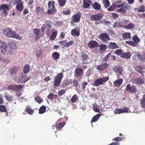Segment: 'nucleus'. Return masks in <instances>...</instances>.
Returning <instances> with one entry per match:
<instances>
[{"mask_svg": "<svg viewBox=\"0 0 145 145\" xmlns=\"http://www.w3.org/2000/svg\"><path fill=\"white\" fill-rule=\"evenodd\" d=\"M123 139V137H118L114 138L113 140L115 141L116 142H119L122 141Z\"/></svg>", "mask_w": 145, "mask_h": 145, "instance_id": "338daca9", "label": "nucleus"}, {"mask_svg": "<svg viewBox=\"0 0 145 145\" xmlns=\"http://www.w3.org/2000/svg\"><path fill=\"white\" fill-rule=\"evenodd\" d=\"M120 8L117 10V11L120 12L123 14L127 13L126 10L130 11L131 9V7L126 3L124 2L121 4H119L117 6L115 4H113L109 8L107 9L109 11H113L116 8Z\"/></svg>", "mask_w": 145, "mask_h": 145, "instance_id": "f257e3e1", "label": "nucleus"}, {"mask_svg": "<svg viewBox=\"0 0 145 145\" xmlns=\"http://www.w3.org/2000/svg\"><path fill=\"white\" fill-rule=\"evenodd\" d=\"M5 97L6 100L8 102H11L13 101V97L12 95H6Z\"/></svg>", "mask_w": 145, "mask_h": 145, "instance_id": "a19ab883", "label": "nucleus"}, {"mask_svg": "<svg viewBox=\"0 0 145 145\" xmlns=\"http://www.w3.org/2000/svg\"><path fill=\"white\" fill-rule=\"evenodd\" d=\"M81 17V13L80 12H78L72 16L71 20L70 23L71 25H74V23L78 22L80 20Z\"/></svg>", "mask_w": 145, "mask_h": 145, "instance_id": "423d86ee", "label": "nucleus"}, {"mask_svg": "<svg viewBox=\"0 0 145 145\" xmlns=\"http://www.w3.org/2000/svg\"><path fill=\"white\" fill-rule=\"evenodd\" d=\"M113 70L116 73H119L120 74L122 73L123 71V68L122 67L119 66H115L113 68Z\"/></svg>", "mask_w": 145, "mask_h": 145, "instance_id": "5701e85b", "label": "nucleus"}, {"mask_svg": "<svg viewBox=\"0 0 145 145\" xmlns=\"http://www.w3.org/2000/svg\"><path fill=\"white\" fill-rule=\"evenodd\" d=\"M92 2L89 0H83V6L84 8H89L92 5Z\"/></svg>", "mask_w": 145, "mask_h": 145, "instance_id": "dca6fc26", "label": "nucleus"}, {"mask_svg": "<svg viewBox=\"0 0 145 145\" xmlns=\"http://www.w3.org/2000/svg\"><path fill=\"white\" fill-rule=\"evenodd\" d=\"M62 13L65 15H69L71 13V10L69 9H68L66 10H63Z\"/></svg>", "mask_w": 145, "mask_h": 145, "instance_id": "680f3d73", "label": "nucleus"}, {"mask_svg": "<svg viewBox=\"0 0 145 145\" xmlns=\"http://www.w3.org/2000/svg\"><path fill=\"white\" fill-rule=\"evenodd\" d=\"M35 100L39 104L42 103L43 101V100L42 98L40 97L39 96L35 97L34 98Z\"/></svg>", "mask_w": 145, "mask_h": 145, "instance_id": "3c124183", "label": "nucleus"}, {"mask_svg": "<svg viewBox=\"0 0 145 145\" xmlns=\"http://www.w3.org/2000/svg\"><path fill=\"white\" fill-rule=\"evenodd\" d=\"M114 113L116 114L122 113V109L116 108L115 109V110L114 111Z\"/></svg>", "mask_w": 145, "mask_h": 145, "instance_id": "4d7b16f0", "label": "nucleus"}, {"mask_svg": "<svg viewBox=\"0 0 145 145\" xmlns=\"http://www.w3.org/2000/svg\"><path fill=\"white\" fill-rule=\"evenodd\" d=\"M138 9L137 11L138 12H143L145 11V7L143 5H141L140 7L135 9V10Z\"/></svg>", "mask_w": 145, "mask_h": 145, "instance_id": "c03bdc74", "label": "nucleus"}, {"mask_svg": "<svg viewBox=\"0 0 145 145\" xmlns=\"http://www.w3.org/2000/svg\"><path fill=\"white\" fill-rule=\"evenodd\" d=\"M143 69V68L142 66L138 65L135 67V69L138 73L142 74V70Z\"/></svg>", "mask_w": 145, "mask_h": 145, "instance_id": "c9c22d12", "label": "nucleus"}, {"mask_svg": "<svg viewBox=\"0 0 145 145\" xmlns=\"http://www.w3.org/2000/svg\"><path fill=\"white\" fill-rule=\"evenodd\" d=\"M3 34L8 37L15 38L18 40H21L22 37L14 31L8 28L4 29L3 31Z\"/></svg>", "mask_w": 145, "mask_h": 145, "instance_id": "f03ea898", "label": "nucleus"}, {"mask_svg": "<svg viewBox=\"0 0 145 145\" xmlns=\"http://www.w3.org/2000/svg\"><path fill=\"white\" fill-rule=\"evenodd\" d=\"M71 101L72 103H75L78 101V97L76 94H74L71 99Z\"/></svg>", "mask_w": 145, "mask_h": 145, "instance_id": "79ce46f5", "label": "nucleus"}, {"mask_svg": "<svg viewBox=\"0 0 145 145\" xmlns=\"http://www.w3.org/2000/svg\"><path fill=\"white\" fill-rule=\"evenodd\" d=\"M103 4L104 7L106 8L110 6V3L108 0H103Z\"/></svg>", "mask_w": 145, "mask_h": 145, "instance_id": "58836bf2", "label": "nucleus"}, {"mask_svg": "<svg viewBox=\"0 0 145 145\" xmlns=\"http://www.w3.org/2000/svg\"><path fill=\"white\" fill-rule=\"evenodd\" d=\"M109 79L108 76H106L104 78H101L96 80L92 84L93 86H98L100 85H103L104 83H105Z\"/></svg>", "mask_w": 145, "mask_h": 145, "instance_id": "20e7f679", "label": "nucleus"}, {"mask_svg": "<svg viewBox=\"0 0 145 145\" xmlns=\"http://www.w3.org/2000/svg\"><path fill=\"white\" fill-rule=\"evenodd\" d=\"M100 50L102 51H105L107 48V46L106 44H102L99 46Z\"/></svg>", "mask_w": 145, "mask_h": 145, "instance_id": "5fc2aeb1", "label": "nucleus"}, {"mask_svg": "<svg viewBox=\"0 0 145 145\" xmlns=\"http://www.w3.org/2000/svg\"><path fill=\"white\" fill-rule=\"evenodd\" d=\"M63 76V74L62 73H59L56 76L54 82V86L57 87L60 86Z\"/></svg>", "mask_w": 145, "mask_h": 145, "instance_id": "39448f33", "label": "nucleus"}, {"mask_svg": "<svg viewBox=\"0 0 145 145\" xmlns=\"http://www.w3.org/2000/svg\"><path fill=\"white\" fill-rule=\"evenodd\" d=\"M81 57L83 61H87L89 58L88 56L86 54H82Z\"/></svg>", "mask_w": 145, "mask_h": 145, "instance_id": "37998d69", "label": "nucleus"}, {"mask_svg": "<svg viewBox=\"0 0 145 145\" xmlns=\"http://www.w3.org/2000/svg\"><path fill=\"white\" fill-rule=\"evenodd\" d=\"M60 56V54L57 52H54L52 54V58L55 60H56L59 59Z\"/></svg>", "mask_w": 145, "mask_h": 145, "instance_id": "c85d7f7f", "label": "nucleus"}, {"mask_svg": "<svg viewBox=\"0 0 145 145\" xmlns=\"http://www.w3.org/2000/svg\"><path fill=\"white\" fill-rule=\"evenodd\" d=\"M128 21L127 20H123L121 22H116L114 24L113 27L115 28L118 27H123L124 25L128 23Z\"/></svg>", "mask_w": 145, "mask_h": 145, "instance_id": "9d476101", "label": "nucleus"}, {"mask_svg": "<svg viewBox=\"0 0 145 145\" xmlns=\"http://www.w3.org/2000/svg\"><path fill=\"white\" fill-rule=\"evenodd\" d=\"M133 40L135 42V43L137 44V43L140 41V39L137 36H134L132 38Z\"/></svg>", "mask_w": 145, "mask_h": 145, "instance_id": "09e8293b", "label": "nucleus"}, {"mask_svg": "<svg viewBox=\"0 0 145 145\" xmlns=\"http://www.w3.org/2000/svg\"><path fill=\"white\" fill-rule=\"evenodd\" d=\"M122 37L124 40H127L128 39H130L131 38V33H123L122 34Z\"/></svg>", "mask_w": 145, "mask_h": 145, "instance_id": "cd10ccee", "label": "nucleus"}, {"mask_svg": "<svg viewBox=\"0 0 145 145\" xmlns=\"http://www.w3.org/2000/svg\"><path fill=\"white\" fill-rule=\"evenodd\" d=\"M131 56V55L130 52H128L126 53H124L123 52L122 54L121 57L129 59L130 58Z\"/></svg>", "mask_w": 145, "mask_h": 145, "instance_id": "7c9ffc66", "label": "nucleus"}, {"mask_svg": "<svg viewBox=\"0 0 145 145\" xmlns=\"http://www.w3.org/2000/svg\"><path fill=\"white\" fill-rule=\"evenodd\" d=\"M65 91L64 89H62L59 90L58 92V94L59 96H61L63 95L65 93Z\"/></svg>", "mask_w": 145, "mask_h": 145, "instance_id": "0e129e2a", "label": "nucleus"}, {"mask_svg": "<svg viewBox=\"0 0 145 145\" xmlns=\"http://www.w3.org/2000/svg\"><path fill=\"white\" fill-rule=\"evenodd\" d=\"M58 2V5L61 7L64 6L67 2L66 0H57Z\"/></svg>", "mask_w": 145, "mask_h": 145, "instance_id": "f704fd0d", "label": "nucleus"}, {"mask_svg": "<svg viewBox=\"0 0 145 145\" xmlns=\"http://www.w3.org/2000/svg\"><path fill=\"white\" fill-rule=\"evenodd\" d=\"M103 15L102 14H97L91 15L90 17V20L92 21H100L103 17Z\"/></svg>", "mask_w": 145, "mask_h": 145, "instance_id": "1a4fd4ad", "label": "nucleus"}, {"mask_svg": "<svg viewBox=\"0 0 145 145\" xmlns=\"http://www.w3.org/2000/svg\"><path fill=\"white\" fill-rule=\"evenodd\" d=\"M65 122L58 123L56 124L55 127L57 131H59L65 125Z\"/></svg>", "mask_w": 145, "mask_h": 145, "instance_id": "412c9836", "label": "nucleus"}, {"mask_svg": "<svg viewBox=\"0 0 145 145\" xmlns=\"http://www.w3.org/2000/svg\"><path fill=\"white\" fill-rule=\"evenodd\" d=\"M23 87V86L22 85H9L8 87V89H9L11 90L14 91L16 90L17 89H20Z\"/></svg>", "mask_w": 145, "mask_h": 145, "instance_id": "4468645a", "label": "nucleus"}, {"mask_svg": "<svg viewBox=\"0 0 145 145\" xmlns=\"http://www.w3.org/2000/svg\"><path fill=\"white\" fill-rule=\"evenodd\" d=\"M109 66V65L108 64L106 63H102L98 66L96 69L100 71H102L104 69L108 68Z\"/></svg>", "mask_w": 145, "mask_h": 145, "instance_id": "2eb2a0df", "label": "nucleus"}, {"mask_svg": "<svg viewBox=\"0 0 145 145\" xmlns=\"http://www.w3.org/2000/svg\"><path fill=\"white\" fill-rule=\"evenodd\" d=\"M7 108L4 105H0V111L5 112H7Z\"/></svg>", "mask_w": 145, "mask_h": 145, "instance_id": "603ef678", "label": "nucleus"}, {"mask_svg": "<svg viewBox=\"0 0 145 145\" xmlns=\"http://www.w3.org/2000/svg\"><path fill=\"white\" fill-rule=\"evenodd\" d=\"M57 30L53 32L52 35H50V39L53 40H54L57 36Z\"/></svg>", "mask_w": 145, "mask_h": 145, "instance_id": "2f4dec72", "label": "nucleus"}, {"mask_svg": "<svg viewBox=\"0 0 145 145\" xmlns=\"http://www.w3.org/2000/svg\"><path fill=\"white\" fill-rule=\"evenodd\" d=\"M63 23L62 22L58 21H57L56 23L55 24L56 26L61 27L63 25Z\"/></svg>", "mask_w": 145, "mask_h": 145, "instance_id": "bf43d9fd", "label": "nucleus"}, {"mask_svg": "<svg viewBox=\"0 0 145 145\" xmlns=\"http://www.w3.org/2000/svg\"><path fill=\"white\" fill-rule=\"evenodd\" d=\"M21 78L22 83H25L30 78L29 76H27V75L22 73L21 76Z\"/></svg>", "mask_w": 145, "mask_h": 145, "instance_id": "aec40b11", "label": "nucleus"}, {"mask_svg": "<svg viewBox=\"0 0 145 145\" xmlns=\"http://www.w3.org/2000/svg\"><path fill=\"white\" fill-rule=\"evenodd\" d=\"M137 56L139 60L143 62L145 61V52H144L142 55L140 54H137Z\"/></svg>", "mask_w": 145, "mask_h": 145, "instance_id": "c756f323", "label": "nucleus"}, {"mask_svg": "<svg viewBox=\"0 0 145 145\" xmlns=\"http://www.w3.org/2000/svg\"><path fill=\"white\" fill-rule=\"evenodd\" d=\"M71 83H73V85L76 88H77L78 86V82L76 79H74Z\"/></svg>", "mask_w": 145, "mask_h": 145, "instance_id": "e2e57ef3", "label": "nucleus"}, {"mask_svg": "<svg viewBox=\"0 0 145 145\" xmlns=\"http://www.w3.org/2000/svg\"><path fill=\"white\" fill-rule=\"evenodd\" d=\"M24 3L16 5V10L20 12H22L24 8Z\"/></svg>", "mask_w": 145, "mask_h": 145, "instance_id": "b1692460", "label": "nucleus"}, {"mask_svg": "<svg viewBox=\"0 0 145 145\" xmlns=\"http://www.w3.org/2000/svg\"><path fill=\"white\" fill-rule=\"evenodd\" d=\"M74 43V41L73 40H71L68 42L66 43L64 45V47H66L67 48H68L70 46L72 45Z\"/></svg>", "mask_w": 145, "mask_h": 145, "instance_id": "49530a36", "label": "nucleus"}, {"mask_svg": "<svg viewBox=\"0 0 145 145\" xmlns=\"http://www.w3.org/2000/svg\"><path fill=\"white\" fill-rule=\"evenodd\" d=\"M134 27V24L132 23H130L128 25H124L123 28L127 29H132Z\"/></svg>", "mask_w": 145, "mask_h": 145, "instance_id": "e433bc0d", "label": "nucleus"}, {"mask_svg": "<svg viewBox=\"0 0 145 145\" xmlns=\"http://www.w3.org/2000/svg\"><path fill=\"white\" fill-rule=\"evenodd\" d=\"M57 95L53 94L52 93H50L47 96V98L50 99H56L58 97Z\"/></svg>", "mask_w": 145, "mask_h": 145, "instance_id": "ea45409f", "label": "nucleus"}, {"mask_svg": "<svg viewBox=\"0 0 145 145\" xmlns=\"http://www.w3.org/2000/svg\"><path fill=\"white\" fill-rule=\"evenodd\" d=\"M125 90L132 93H134L137 91L136 87L134 85L131 86L130 84H128L127 85Z\"/></svg>", "mask_w": 145, "mask_h": 145, "instance_id": "6e6552de", "label": "nucleus"}, {"mask_svg": "<svg viewBox=\"0 0 145 145\" xmlns=\"http://www.w3.org/2000/svg\"><path fill=\"white\" fill-rule=\"evenodd\" d=\"M21 78V76L16 77L14 79V81L18 83H22Z\"/></svg>", "mask_w": 145, "mask_h": 145, "instance_id": "6e6d98bb", "label": "nucleus"}, {"mask_svg": "<svg viewBox=\"0 0 145 145\" xmlns=\"http://www.w3.org/2000/svg\"><path fill=\"white\" fill-rule=\"evenodd\" d=\"M88 46L90 48H95L99 46V44L96 41L91 40L88 42Z\"/></svg>", "mask_w": 145, "mask_h": 145, "instance_id": "f8f14e48", "label": "nucleus"}, {"mask_svg": "<svg viewBox=\"0 0 145 145\" xmlns=\"http://www.w3.org/2000/svg\"><path fill=\"white\" fill-rule=\"evenodd\" d=\"M30 67L28 64L25 65L23 69V72L24 74H27L28 73L30 70Z\"/></svg>", "mask_w": 145, "mask_h": 145, "instance_id": "bb28decb", "label": "nucleus"}, {"mask_svg": "<svg viewBox=\"0 0 145 145\" xmlns=\"http://www.w3.org/2000/svg\"><path fill=\"white\" fill-rule=\"evenodd\" d=\"M46 110V106L44 105H42L40 107L39 109V113L40 114H42L44 113Z\"/></svg>", "mask_w": 145, "mask_h": 145, "instance_id": "72a5a7b5", "label": "nucleus"}, {"mask_svg": "<svg viewBox=\"0 0 145 145\" xmlns=\"http://www.w3.org/2000/svg\"><path fill=\"white\" fill-rule=\"evenodd\" d=\"M125 43L129 44V45H131L132 46L134 47L136 46L137 44L134 41H125Z\"/></svg>", "mask_w": 145, "mask_h": 145, "instance_id": "8fccbe9b", "label": "nucleus"}, {"mask_svg": "<svg viewBox=\"0 0 145 145\" xmlns=\"http://www.w3.org/2000/svg\"><path fill=\"white\" fill-rule=\"evenodd\" d=\"M123 52L122 50L117 49L114 52V53L116 54L117 55L120 56L121 57L122 54Z\"/></svg>", "mask_w": 145, "mask_h": 145, "instance_id": "de8ad7c7", "label": "nucleus"}, {"mask_svg": "<svg viewBox=\"0 0 145 145\" xmlns=\"http://www.w3.org/2000/svg\"><path fill=\"white\" fill-rule=\"evenodd\" d=\"M93 7L95 10H99L101 8V5L97 2H95L92 5Z\"/></svg>", "mask_w": 145, "mask_h": 145, "instance_id": "4c0bfd02", "label": "nucleus"}, {"mask_svg": "<svg viewBox=\"0 0 145 145\" xmlns=\"http://www.w3.org/2000/svg\"><path fill=\"white\" fill-rule=\"evenodd\" d=\"M10 10L9 6L7 4H2L0 6L1 11L6 10L9 11Z\"/></svg>", "mask_w": 145, "mask_h": 145, "instance_id": "a878e982", "label": "nucleus"}, {"mask_svg": "<svg viewBox=\"0 0 145 145\" xmlns=\"http://www.w3.org/2000/svg\"><path fill=\"white\" fill-rule=\"evenodd\" d=\"M100 22L105 25H108L110 24V22L105 20H101Z\"/></svg>", "mask_w": 145, "mask_h": 145, "instance_id": "69168bd1", "label": "nucleus"}, {"mask_svg": "<svg viewBox=\"0 0 145 145\" xmlns=\"http://www.w3.org/2000/svg\"><path fill=\"white\" fill-rule=\"evenodd\" d=\"M108 47L110 49H116L118 48L119 46L115 42H111L108 46Z\"/></svg>", "mask_w": 145, "mask_h": 145, "instance_id": "4be33fe9", "label": "nucleus"}, {"mask_svg": "<svg viewBox=\"0 0 145 145\" xmlns=\"http://www.w3.org/2000/svg\"><path fill=\"white\" fill-rule=\"evenodd\" d=\"M48 10L46 13L48 14H54L56 13L57 10L55 6V2L53 1H50L48 3Z\"/></svg>", "mask_w": 145, "mask_h": 145, "instance_id": "7ed1b4c3", "label": "nucleus"}, {"mask_svg": "<svg viewBox=\"0 0 145 145\" xmlns=\"http://www.w3.org/2000/svg\"><path fill=\"white\" fill-rule=\"evenodd\" d=\"M101 115V114H98L92 118V119L91 121V122L92 123L97 121Z\"/></svg>", "mask_w": 145, "mask_h": 145, "instance_id": "473e14b6", "label": "nucleus"}, {"mask_svg": "<svg viewBox=\"0 0 145 145\" xmlns=\"http://www.w3.org/2000/svg\"><path fill=\"white\" fill-rule=\"evenodd\" d=\"M10 48L13 50H16L17 49V46L16 44L13 43H11L10 44Z\"/></svg>", "mask_w": 145, "mask_h": 145, "instance_id": "13d9d810", "label": "nucleus"}, {"mask_svg": "<svg viewBox=\"0 0 145 145\" xmlns=\"http://www.w3.org/2000/svg\"><path fill=\"white\" fill-rule=\"evenodd\" d=\"M46 25L49 27V28H51L52 27V25L53 24L52 22L50 20H47L46 22Z\"/></svg>", "mask_w": 145, "mask_h": 145, "instance_id": "052dcab7", "label": "nucleus"}, {"mask_svg": "<svg viewBox=\"0 0 145 145\" xmlns=\"http://www.w3.org/2000/svg\"><path fill=\"white\" fill-rule=\"evenodd\" d=\"M132 82L137 85H140L144 83V80L142 78H136L132 79Z\"/></svg>", "mask_w": 145, "mask_h": 145, "instance_id": "ddd939ff", "label": "nucleus"}, {"mask_svg": "<svg viewBox=\"0 0 145 145\" xmlns=\"http://www.w3.org/2000/svg\"><path fill=\"white\" fill-rule=\"evenodd\" d=\"M44 10L43 9L39 7H38L37 8L36 12L37 13H41Z\"/></svg>", "mask_w": 145, "mask_h": 145, "instance_id": "774afa93", "label": "nucleus"}, {"mask_svg": "<svg viewBox=\"0 0 145 145\" xmlns=\"http://www.w3.org/2000/svg\"><path fill=\"white\" fill-rule=\"evenodd\" d=\"M26 112L29 114H32L34 112L33 110L31 109L30 107L27 106L25 110Z\"/></svg>", "mask_w": 145, "mask_h": 145, "instance_id": "a18cd8bd", "label": "nucleus"}, {"mask_svg": "<svg viewBox=\"0 0 145 145\" xmlns=\"http://www.w3.org/2000/svg\"><path fill=\"white\" fill-rule=\"evenodd\" d=\"M77 28L72 29L71 31V34L74 37H78L80 35V30L79 29H78V30L76 29Z\"/></svg>", "mask_w": 145, "mask_h": 145, "instance_id": "6ab92c4d", "label": "nucleus"}, {"mask_svg": "<svg viewBox=\"0 0 145 145\" xmlns=\"http://www.w3.org/2000/svg\"><path fill=\"white\" fill-rule=\"evenodd\" d=\"M123 81V79L121 78L116 80L113 82L114 87H119L122 84Z\"/></svg>", "mask_w": 145, "mask_h": 145, "instance_id": "f3484780", "label": "nucleus"}, {"mask_svg": "<svg viewBox=\"0 0 145 145\" xmlns=\"http://www.w3.org/2000/svg\"><path fill=\"white\" fill-rule=\"evenodd\" d=\"M98 38L104 43H105L107 41L110 40V37L109 35L107 33H101L99 35Z\"/></svg>", "mask_w": 145, "mask_h": 145, "instance_id": "0eeeda50", "label": "nucleus"}, {"mask_svg": "<svg viewBox=\"0 0 145 145\" xmlns=\"http://www.w3.org/2000/svg\"><path fill=\"white\" fill-rule=\"evenodd\" d=\"M84 73V70L80 67L76 68L74 72V76L76 77H81Z\"/></svg>", "mask_w": 145, "mask_h": 145, "instance_id": "9b49d317", "label": "nucleus"}, {"mask_svg": "<svg viewBox=\"0 0 145 145\" xmlns=\"http://www.w3.org/2000/svg\"><path fill=\"white\" fill-rule=\"evenodd\" d=\"M24 3L22 0H13V1L12 3L13 5H16L19 4Z\"/></svg>", "mask_w": 145, "mask_h": 145, "instance_id": "864d4df0", "label": "nucleus"}, {"mask_svg": "<svg viewBox=\"0 0 145 145\" xmlns=\"http://www.w3.org/2000/svg\"><path fill=\"white\" fill-rule=\"evenodd\" d=\"M19 68L18 67H13L11 68L9 70V72L11 74L16 73L19 70Z\"/></svg>", "mask_w": 145, "mask_h": 145, "instance_id": "393cba45", "label": "nucleus"}, {"mask_svg": "<svg viewBox=\"0 0 145 145\" xmlns=\"http://www.w3.org/2000/svg\"><path fill=\"white\" fill-rule=\"evenodd\" d=\"M33 31L35 34L36 35L35 40L36 41L37 39H39L40 37L41 33L40 29L38 28H35L34 29Z\"/></svg>", "mask_w": 145, "mask_h": 145, "instance_id": "a211bd4d", "label": "nucleus"}]
</instances>
